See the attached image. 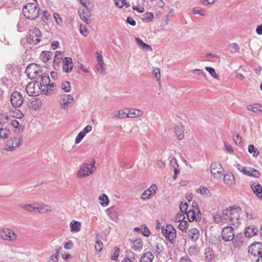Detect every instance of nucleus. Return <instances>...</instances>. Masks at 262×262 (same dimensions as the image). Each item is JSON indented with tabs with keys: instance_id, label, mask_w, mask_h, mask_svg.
<instances>
[{
	"instance_id": "f257e3e1",
	"label": "nucleus",
	"mask_w": 262,
	"mask_h": 262,
	"mask_svg": "<svg viewBox=\"0 0 262 262\" xmlns=\"http://www.w3.org/2000/svg\"><path fill=\"white\" fill-rule=\"evenodd\" d=\"M22 11L23 13L27 18L34 20L40 14V9L36 4L29 3L23 7Z\"/></svg>"
},
{
	"instance_id": "f03ea898",
	"label": "nucleus",
	"mask_w": 262,
	"mask_h": 262,
	"mask_svg": "<svg viewBox=\"0 0 262 262\" xmlns=\"http://www.w3.org/2000/svg\"><path fill=\"white\" fill-rule=\"evenodd\" d=\"M95 162L94 159L84 162L77 172V177L83 178L91 175L96 169Z\"/></svg>"
},
{
	"instance_id": "7ed1b4c3",
	"label": "nucleus",
	"mask_w": 262,
	"mask_h": 262,
	"mask_svg": "<svg viewBox=\"0 0 262 262\" xmlns=\"http://www.w3.org/2000/svg\"><path fill=\"white\" fill-rule=\"evenodd\" d=\"M163 235L169 242L171 244H174L177 237L176 230L173 227L168 224L166 227L161 228Z\"/></svg>"
},
{
	"instance_id": "20e7f679",
	"label": "nucleus",
	"mask_w": 262,
	"mask_h": 262,
	"mask_svg": "<svg viewBox=\"0 0 262 262\" xmlns=\"http://www.w3.org/2000/svg\"><path fill=\"white\" fill-rule=\"evenodd\" d=\"M41 36V34L39 29L36 27H32L29 30L27 40L30 44L36 45L40 41Z\"/></svg>"
},
{
	"instance_id": "39448f33",
	"label": "nucleus",
	"mask_w": 262,
	"mask_h": 262,
	"mask_svg": "<svg viewBox=\"0 0 262 262\" xmlns=\"http://www.w3.org/2000/svg\"><path fill=\"white\" fill-rule=\"evenodd\" d=\"M26 73L28 78L30 79H38V77L41 73L40 67L35 63L30 64L26 69Z\"/></svg>"
},
{
	"instance_id": "423d86ee",
	"label": "nucleus",
	"mask_w": 262,
	"mask_h": 262,
	"mask_svg": "<svg viewBox=\"0 0 262 262\" xmlns=\"http://www.w3.org/2000/svg\"><path fill=\"white\" fill-rule=\"evenodd\" d=\"M39 85L38 80H35V82L29 83L26 88L27 93L30 96H35L39 95V93L41 92Z\"/></svg>"
},
{
	"instance_id": "0eeeda50",
	"label": "nucleus",
	"mask_w": 262,
	"mask_h": 262,
	"mask_svg": "<svg viewBox=\"0 0 262 262\" xmlns=\"http://www.w3.org/2000/svg\"><path fill=\"white\" fill-rule=\"evenodd\" d=\"M234 229L231 226H226L222 229L221 237L226 242H230L234 239Z\"/></svg>"
},
{
	"instance_id": "6e6552de",
	"label": "nucleus",
	"mask_w": 262,
	"mask_h": 262,
	"mask_svg": "<svg viewBox=\"0 0 262 262\" xmlns=\"http://www.w3.org/2000/svg\"><path fill=\"white\" fill-rule=\"evenodd\" d=\"M231 210L230 223H229V224L237 226L241 220L239 218L241 208L239 207H231Z\"/></svg>"
},
{
	"instance_id": "1a4fd4ad",
	"label": "nucleus",
	"mask_w": 262,
	"mask_h": 262,
	"mask_svg": "<svg viewBox=\"0 0 262 262\" xmlns=\"http://www.w3.org/2000/svg\"><path fill=\"white\" fill-rule=\"evenodd\" d=\"M210 171L214 178L220 179L223 176L224 169L220 163L214 162L211 165Z\"/></svg>"
},
{
	"instance_id": "9d476101",
	"label": "nucleus",
	"mask_w": 262,
	"mask_h": 262,
	"mask_svg": "<svg viewBox=\"0 0 262 262\" xmlns=\"http://www.w3.org/2000/svg\"><path fill=\"white\" fill-rule=\"evenodd\" d=\"M10 102L13 107H18L23 104L24 98L19 92H14L11 95Z\"/></svg>"
},
{
	"instance_id": "9b49d317",
	"label": "nucleus",
	"mask_w": 262,
	"mask_h": 262,
	"mask_svg": "<svg viewBox=\"0 0 262 262\" xmlns=\"http://www.w3.org/2000/svg\"><path fill=\"white\" fill-rule=\"evenodd\" d=\"M194 204L196 205V203H193L192 207H193V209L192 210L190 209L186 213L187 219L190 222H192L194 220H200L201 219V212L199 209L198 207H195Z\"/></svg>"
},
{
	"instance_id": "f8f14e48",
	"label": "nucleus",
	"mask_w": 262,
	"mask_h": 262,
	"mask_svg": "<svg viewBox=\"0 0 262 262\" xmlns=\"http://www.w3.org/2000/svg\"><path fill=\"white\" fill-rule=\"evenodd\" d=\"M0 236L2 239L9 241H14L17 238L16 234L7 228L2 229L0 232Z\"/></svg>"
},
{
	"instance_id": "ddd939ff",
	"label": "nucleus",
	"mask_w": 262,
	"mask_h": 262,
	"mask_svg": "<svg viewBox=\"0 0 262 262\" xmlns=\"http://www.w3.org/2000/svg\"><path fill=\"white\" fill-rule=\"evenodd\" d=\"M36 80L38 81V83L40 87V91H46V89L48 88V84L50 82L49 75L46 73H41L40 76L38 77V79H36Z\"/></svg>"
},
{
	"instance_id": "4468645a",
	"label": "nucleus",
	"mask_w": 262,
	"mask_h": 262,
	"mask_svg": "<svg viewBox=\"0 0 262 262\" xmlns=\"http://www.w3.org/2000/svg\"><path fill=\"white\" fill-rule=\"evenodd\" d=\"M261 247L262 244L261 243H253L249 247L248 252L255 256H258L261 254Z\"/></svg>"
},
{
	"instance_id": "2eb2a0df",
	"label": "nucleus",
	"mask_w": 262,
	"mask_h": 262,
	"mask_svg": "<svg viewBox=\"0 0 262 262\" xmlns=\"http://www.w3.org/2000/svg\"><path fill=\"white\" fill-rule=\"evenodd\" d=\"M21 144L20 138H13L7 144V150L9 151L14 150L16 147Z\"/></svg>"
},
{
	"instance_id": "dca6fc26",
	"label": "nucleus",
	"mask_w": 262,
	"mask_h": 262,
	"mask_svg": "<svg viewBox=\"0 0 262 262\" xmlns=\"http://www.w3.org/2000/svg\"><path fill=\"white\" fill-rule=\"evenodd\" d=\"M63 71L66 73H70L74 67L73 60L70 57H65L63 61Z\"/></svg>"
},
{
	"instance_id": "f3484780",
	"label": "nucleus",
	"mask_w": 262,
	"mask_h": 262,
	"mask_svg": "<svg viewBox=\"0 0 262 262\" xmlns=\"http://www.w3.org/2000/svg\"><path fill=\"white\" fill-rule=\"evenodd\" d=\"M157 186L155 184L152 185L148 189L145 190L141 195L142 200H146L150 198V196L156 193Z\"/></svg>"
},
{
	"instance_id": "a211bd4d",
	"label": "nucleus",
	"mask_w": 262,
	"mask_h": 262,
	"mask_svg": "<svg viewBox=\"0 0 262 262\" xmlns=\"http://www.w3.org/2000/svg\"><path fill=\"white\" fill-rule=\"evenodd\" d=\"M254 194L260 200H262V186L257 182H254L251 186Z\"/></svg>"
},
{
	"instance_id": "6ab92c4d",
	"label": "nucleus",
	"mask_w": 262,
	"mask_h": 262,
	"mask_svg": "<svg viewBox=\"0 0 262 262\" xmlns=\"http://www.w3.org/2000/svg\"><path fill=\"white\" fill-rule=\"evenodd\" d=\"M200 233L196 228H193L189 230L188 232V238L191 241L195 242L200 237Z\"/></svg>"
},
{
	"instance_id": "aec40b11",
	"label": "nucleus",
	"mask_w": 262,
	"mask_h": 262,
	"mask_svg": "<svg viewBox=\"0 0 262 262\" xmlns=\"http://www.w3.org/2000/svg\"><path fill=\"white\" fill-rule=\"evenodd\" d=\"M89 9H83L82 12L79 11L78 12L80 18L86 24H90L91 22L90 19L91 14Z\"/></svg>"
},
{
	"instance_id": "412c9836",
	"label": "nucleus",
	"mask_w": 262,
	"mask_h": 262,
	"mask_svg": "<svg viewBox=\"0 0 262 262\" xmlns=\"http://www.w3.org/2000/svg\"><path fill=\"white\" fill-rule=\"evenodd\" d=\"M245 168L242 172L244 174L255 178L259 177L260 172L256 169L251 167H245Z\"/></svg>"
},
{
	"instance_id": "4be33fe9",
	"label": "nucleus",
	"mask_w": 262,
	"mask_h": 262,
	"mask_svg": "<svg viewBox=\"0 0 262 262\" xmlns=\"http://www.w3.org/2000/svg\"><path fill=\"white\" fill-rule=\"evenodd\" d=\"M36 211L38 213H47L52 211V208L50 206L44 204H38Z\"/></svg>"
},
{
	"instance_id": "5701e85b",
	"label": "nucleus",
	"mask_w": 262,
	"mask_h": 262,
	"mask_svg": "<svg viewBox=\"0 0 262 262\" xmlns=\"http://www.w3.org/2000/svg\"><path fill=\"white\" fill-rule=\"evenodd\" d=\"M37 206V203H33L31 204H21L19 206V207L29 212L36 211Z\"/></svg>"
},
{
	"instance_id": "b1692460",
	"label": "nucleus",
	"mask_w": 262,
	"mask_h": 262,
	"mask_svg": "<svg viewBox=\"0 0 262 262\" xmlns=\"http://www.w3.org/2000/svg\"><path fill=\"white\" fill-rule=\"evenodd\" d=\"M142 114V112L141 110L137 109H127V118H135L140 117Z\"/></svg>"
},
{
	"instance_id": "393cba45",
	"label": "nucleus",
	"mask_w": 262,
	"mask_h": 262,
	"mask_svg": "<svg viewBox=\"0 0 262 262\" xmlns=\"http://www.w3.org/2000/svg\"><path fill=\"white\" fill-rule=\"evenodd\" d=\"M247 109L252 112L257 113L262 112V105L258 103L249 104L247 106Z\"/></svg>"
},
{
	"instance_id": "a878e982",
	"label": "nucleus",
	"mask_w": 262,
	"mask_h": 262,
	"mask_svg": "<svg viewBox=\"0 0 262 262\" xmlns=\"http://www.w3.org/2000/svg\"><path fill=\"white\" fill-rule=\"evenodd\" d=\"M258 229L254 226H249L246 228L245 234L247 237H251L257 234Z\"/></svg>"
},
{
	"instance_id": "bb28decb",
	"label": "nucleus",
	"mask_w": 262,
	"mask_h": 262,
	"mask_svg": "<svg viewBox=\"0 0 262 262\" xmlns=\"http://www.w3.org/2000/svg\"><path fill=\"white\" fill-rule=\"evenodd\" d=\"M73 100V97L72 96L70 95H64L61 103V108L64 110L66 109L67 105L71 103Z\"/></svg>"
},
{
	"instance_id": "cd10ccee",
	"label": "nucleus",
	"mask_w": 262,
	"mask_h": 262,
	"mask_svg": "<svg viewBox=\"0 0 262 262\" xmlns=\"http://www.w3.org/2000/svg\"><path fill=\"white\" fill-rule=\"evenodd\" d=\"M134 230L138 233L141 232L146 237L148 236L150 233L149 230L145 225H142L140 227H135Z\"/></svg>"
},
{
	"instance_id": "c85d7f7f",
	"label": "nucleus",
	"mask_w": 262,
	"mask_h": 262,
	"mask_svg": "<svg viewBox=\"0 0 262 262\" xmlns=\"http://www.w3.org/2000/svg\"><path fill=\"white\" fill-rule=\"evenodd\" d=\"M127 109L114 112L112 114V118H127Z\"/></svg>"
},
{
	"instance_id": "c756f323",
	"label": "nucleus",
	"mask_w": 262,
	"mask_h": 262,
	"mask_svg": "<svg viewBox=\"0 0 262 262\" xmlns=\"http://www.w3.org/2000/svg\"><path fill=\"white\" fill-rule=\"evenodd\" d=\"M176 134L179 140H182L184 138V129L181 123H178L175 127Z\"/></svg>"
},
{
	"instance_id": "7c9ffc66",
	"label": "nucleus",
	"mask_w": 262,
	"mask_h": 262,
	"mask_svg": "<svg viewBox=\"0 0 262 262\" xmlns=\"http://www.w3.org/2000/svg\"><path fill=\"white\" fill-rule=\"evenodd\" d=\"M154 255L150 252H147L143 254L140 258L141 262H151L154 259Z\"/></svg>"
},
{
	"instance_id": "2f4dec72",
	"label": "nucleus",
	"mask_w": 262,
	"mask_h": 262,
	"mask_svg": "<svg viewBox=\"0 0 262 262\" xmlns=\"http://www.w3.org/2000/svg\"><path fill=\"white\" fill-rule=\"evenodd\" d=\"M135 41L138 45L142 49L150 51H152L151 47L150 45L144 43L141 39L136 37L135 38Z\"/></svg>"
},
{
	"instance_id": "473e14b6",
	"label": "nucleus",
	"mask_w": 262,
	"mask_h": 262,
	"mask_svg": "<svg viewBox=\"0 0 262 262\" xmlns=\"http://www.w3.org/2000/svg\"><path fill=\"white\" fill-rule=\"evenodd\" d=\"M224 181L225 184L231 185L234 183V177L233 174L231 173H227L224 176Z\"/></svg>"
},
{
	"instance_id": "72a5a7b5",
	"label": "nucleus",
	"mask_w": 262,
	"mask_h": 262,
	"mask_svg": "<svg viewBox=\"0 0 262 262\" xmlns=\"http://www.w3.org/2000/svg\"><path fill=\"white\" fill-rule=\"evenodd\" d=\"M52 55L51 52L42 51L40 55V58L43 62H47L51 58Z\"/></svg>"
},
{
	"instance_id": "f704fd0d",
	"label": "nucleus",
	"mask_w": 262,
	"mask_h": 262,
	"mask_svg": "<svg viewBox=\"0 0 262 262\" xmlns=\"http://www.w3.org/2000/svg\"><path fill=\"white\" fill-rule=\"evenodd\" d=\"M106 213L111 220L114 221H116L118 219V214L113 208H110L106 209Z\"/></svg>"
},
{
	"instance_id": "c9c22d12",
	"label": "nucleus",
	"mask_w": 262,
	"mask_h": 262,
	"mask_svg": "<svg viewBox=\"0 0 262 262\" xmlns=\"http://www.w3.org/2000/svg\"><path fill=\"white\" fill-rule=\"evenodd\" d=\"M71 232H78L81 228V223L78 221H72L70 224Z\"/></svg>"
},
{
	"instance_id": "e433bc0d",
	"label": "nucleus",
	"mask_w": 262,
	"mask_h": 262,
	"mask_svg": "<svg viewBox=\"0 0 262 262\" xmlns=\"http://www.w3.org/2000/svg\"><path fill=\"white\" fill-rule=\"evenodd\" d=\"M132 247L134 250L140 251L143 248L142 241L141 239H136L133 243Z\"/></svg>"
},
{
	"instance_id": "4c0bfd02",
	"label": "nucleus",
	"mask_w": 262,
	"mask_h": 262,
	"mask_svg": "<svg viewBox=\"0 0 262 262\" xmlns=\"http://www.w3.org/2000/svg\"><path fill=\"white\" fill-rule=\"evenodd\" d=\"M231 209V207H230L223 210L222 215L223 220L225 222L230 223Z\"/></svg>"
},
{
	"instance_id": "58836bf2",
	"label": "nucleus",
	"mask_w": 262,
	"mask_h": 262,
	"mask_svg": "<svg viewBox=\"0 0 262 262\" xmlns=\"http://www.w3.org/2000/svg\"><path fill=\"white\" fill-rule=\"evenodd\" d=\"M205 258L207 261H210L214 258L213 251L210 248H207L205 250Z\"/></svg>"
},
{
	"instance_id": "ea45409f",
	"label": "nucleus",
	"mask_w": 262,
	"mask_h": 262,
	"mask_svg": "<svg viewBox=\"0 0 262 262\" xmlns=\"http://www.w3.org/2000/svg\"><path fill=\"white\" fill-rule=\"evenodd\" d=\"M99 200L101 201L100 204L102 206L106 207L109 203L108 198L105 194L100 195L99 196Z\"/></svg>"
},
{
	"instance_id": "a19ab883",
	"label": "nucleus",
	"mask_w": 262,
	"mask_h": 262,
	"mask_svg": "<svg viewBox=\"0 0 262 262\" xmlns=\"http://www.w3.org/2000/svg\"><path fill=\"white\" fill-rule=\"evenodd\" d=\"M199 250L196 245L190 246L188 249V254L190 256H195L198 254Z\"/></svg>"
},
{
	"instance_id": "79ce46f5",
	"label": "nucleus",
	"mask_w": 262,
	"mask_h": 262,
	"mask_svg": "<svg viewBox=\"0 0 262 262\" xmlns=\"http://www.w3.org/2000/svg\"><path fill=\"white\" fill-rule=\"evenodd\" d=\"M197 192L207 196L211 195L210 192L205 186H201L198 190Z\"/></svg>"
},
{
	"instance_id": "37998d69",
	"label": "nucleus",
	"mask_w": 262,
	"mask_h": 262,
	"mask_svg": "<svg viewBox=\"0 0 262 262\" xmlns=\"http://www.w3.org/2000/svg\"><path fill=\"white\" fill-rule=\"evenodd\" d=\"M61 88L65 92H69L71 91V84L70 82L66 81L62 83Z\"/></svg>"
},
{
	"instance_id": "c03bdc74",
	"label": "nucleus",
	"mask_w": 262,
	"mask_h": 262,
	"mask_svg": "<svg viewBox=\"0 0 262 262\" xmlns=\"http://www.w3.org/2000/svg\"><path fill=\"white\" fill-rule=\"evenodd\" d=\"M243 236L241 234L234 235V239L232 241L234 246H238L239 243H242Z\"/></svg>"
},
{
	"instance_id": "a18cd8bd",
	"label": "nucleus",
	"mask_w": 262,
	"mask_h": 262,
	"mask_svg": "<svg viewBox=\"0 0 262 262\" xmlns=\"http://www.w3.org/2000/svg\"><path fill=\"white\" fill-rule=\"evenodd\" d=\"M248 151L250 154H252L253 157H256L259 155L258 149L254 147L253 145H250L248 147Z\"/></svg>"
},
{
	"instance_id": "49530a36",
	"label": "nucleus",
	"mask_w": 262,
	"mask_h": 262,
	"mask_svg": "<svg viewBox=\"0 0 262 262\" xmlns=\"http://www.w3.org/2000/svg\"><path fill=\"white\" fill-rule=\"evenodd\" d=\"M9 130L6 128L0 129V138L6 139L7 138L10 134Z\"/></svg>"
},
{
	"instance_id": "de8ad7c7",
	"label": "nucleus",
	"mask_w": 262,
	"mask_h": 262,
	"mask_svg": "<svg viewBox=\"0 0 262 262\" xmlns=\"http://www.w3.org/2000/svg\"><path fill=\"white\" fill-rule=\"evenodd\" d=\"M205 69L207 71H208L209 74L212 76L214 78L219 79V76L217 74H216L215 70L211 67H205Z\"/></svg>"
},
{
	"instance_id": "09e8293b",
	"label": "nucleus",
	"mask_w": 262,
	"mask_h": 262,
	"mask_svg": "<svg viewBox=\"0 0 262 262\" xmlns=\"http://www.w3.org/2000/svg\"><path fill=\"white\" fill-rule=\"evenodd\" d=\"M188 225L189 224L186 221H182L181 222H180V223L179 224V228L182 231H186V230L187 229Z\"/></svg>"
},
{
	"instance_id": "8fccbe9b",
	"label": "nucleus",
	"mask_w": 262,
	"mask_h": 262,
	"mask_svg": "<svg viewBox=\"0 0 262 262\" xmlns=\"http://www.w3.org/2000/svg\"><path fill=\"white\" fill-rule=\"evenodd\" d=\"M229 51L231 53H234L239 51L238 45L236 43H233L229 45Z\"/></svg>"
},
{
	"instance_id": "3c124183",
	"label": "nucleus",
	"mask_w": 262,
	"mask_h": 262,
	"mask_svg": "<svg viewBox=\"0 0 262 262\" xmlns=\"http://www.w3.org/2000/svg\"><path fill=\"white\" fill-rule=\"evenodd\" d=\"M12 116L17 119H21L24 116V114L19 110L15 109L12 112Z\"/></svg>"
},
{
	"instance_id": "603ef678",
	"label": "nucleus",
	"mask_w": 262,
	"mask_h": 262,
	"mask_svg": "<svg viewBox=\"0 0 262 262\" xmlns=\"http://www.w3.org/2000/svg\"><path fill=\"white\" fill-rule=\"evenodd\" d=\"M119 252L120 249L118 247H115L114 248V251L111 255V259L114 260H117Z\"/></svg>"
},
{
	"instance_id": "864d4df0",
	"label": "nucleus",
	"mask_w": 262,
	"mask_h": 262,
	"mask_svg": "<svg viewBox=\"0 0 262 262\" xmlns=\"http://www.w3.org/2000/svg\"><path fill=\"white\" fill-rule=\"evenodd\" d=\"M85 136V134L82 131L80 132L77 137L75 138V142L76 144H78L81 142L84 137Z\"/></svg>"
},
{
	"instance_id": "5fc2aeb1",
	"label": "nucleus",
	"mask_w": 262,
	"mask_h": 262,
	"mask_svg": "<svg viewBox=\"0 0 262 262\" xmlns=\"http://www.w3.org/2000/svg\"><path fill=\"white\" fill-rule=\"evenodd\" d=\"M187 207H188V204L187 202H185L184 204L181 203L180 204V209L181 210V213L184 214V213L186 214L187 212Z\"/></svg>"
},
{
	"instance_id": "6e6d98bb",
	"label": "nucleus",
	"mask_w": 262,
	"mask_h": 262,
	"mask_svg": "<svg viewBox=\"0 0 262 262\" xmlns=\"http://www.w3.org/2000/svg\"><path fill=\"white\" fill-rule=\"evenodd\" d=\"M61 247L58 245H56L54 247V250L53 251V252L54 253H53L52 254H53V255L54 256H56L57 258H59V253H60V250H61Z\"/></svg>"
},
{
	"instance_id": "4d7b16f0",
	"label": "nucleus",
	"mask_w": 262,
	"mask_h": 262,
	"mask_svg": "<svg viewBox=\"0 0 262 262\" xmlns=\"http://www.w3.org/2000/svg\"><path fill=\"white\" fill-rule=\"evenodd\" d=\"M55 86V84L54 83H49L48 84V88L46 89L45 94L46 95H50L51 94L52 91H53V88Z\"/></svg>"
},
{
	"instance_id": "13d9d810",
	"label": "nucleus",
	"mask_w": 262,
	"mask_h": 262,
	"mask_svg": "<svg viewBox=\"0 0 262 262\" xmlns=\"http://www.w3.org/2000/svg\"><path fill=\"white\" fill-rule=\"evenodd\" d=\"M79 3L85 8V9H89L91 3L88 0H78Z\"/></svg>"
},
{
	"instance_id": "bf43d9fd",
	"label": "nucleus",
	"mask_w": 262,
	"mask_h": 262,
	"mask_svg": "<svg viewBox=\"0 0 262 262\" xmlns=\"http://www.w3.org/2000/svg\"><path fill=\"white\" fill-rule=\"evenodd\" d=\"M152 72L155 75V77L157 79V80L158 81H160L161 79V75L159 69L158 68H154Z\"/></svg>"
},
{
	"instance_id": "052dcab7",
	"label": "nucleus",
	"mask_w": 262,
	"mask_h": 262,
	"mask_svg": "<svg viewBox=\"0 0 262 262\" xmlns=\"http://www.w3.org/2000/svg\"><path fill=\"white\" fill-rule=\"evenodd\" d=\"M103 248V243L99 241H97L96 242V245H95V249L98 252H100L101 251Z\"/></svg>"
},
{
	"instance_id": "680f3d73",
	"label": "nucleus",
	"mask_w": 262,
	"mask_h": 262,
	"mask_svg": "<svg viewBox=\"0 0 262 262\" xmlns=\"http://www.w3.org/2000/svg\"><path fill=\"white\" fill-rule=\"evenodd\" d=\"M233 140L237 145H241L242 138L238 135H234L233 136Z\"/></svg>"
},
{
	"instance_id": "e2e57ef3",
	"label": "nucleus",
	"mask_w": 262,
	"mask_h": 262,
	"mask_svg": "<svg viewBox=\"0 0 262 262\" xmlns=\"http://www.w3.org/2000/svg\"><path fill=\"white\" fill-rule=\"evenodd\" d=\"M80 33L84 36H86L88 35L89 31L85 26L81 25L80 26Z\"/></svg>"
},
{
	"instance_id": "0e129e2a",
	"label": "nucleus",
	"mask_w": 262,
	"mask_h": 262,
	"mask_svg": "<svg viewBox=\"0 0 262 262\" xmlns=\"http://www.w3.org/2000/svg\"><path fill=\"white\" fill-rule=\"evenodd\" d=\"M54 19H55L56 23L58 25H62V19H61V17H60V15H59V14L58 13H54Z\"/></svg>"
},
{
	"instance_id": "69168bd1",
	"label": "nucleus",
	"mask_w": 262,
	"mask_h": 262,
	"mask_svg": "<svg viewBox=\"0 0 262 262\" xmlns=\"http://www.w3.org/2000/svg\"><path fill=\"white\" fill-rule=\"evenodd\" d=\"M62 58V53L61 51H57L56 52V54L54 56V64H55L56 61H58L59 59Z\"/></svg>"
},
{
	"instance_id": "338daca9",
	"label": "nucleus",
	"mask_w": 262,
	"mask_h": 262,
	"mask_svg": "<svg viewBox=\"0 0 262 262\" xmlns=\"http://www.w3.org/2000/svg\"><path fill=\"white\" fill-rule=\"evenodd\" d=\"M225 148L226 150L230 154L233 152V149L231 145L227 142H224Z\"/></svg>"
},
{
	"instance_id": "774afa93",
	"label": "nucleus",
	"mask_w": 262,
	"mask_h": 262,
	"mask_svg": "<svg viewBox=\"0 0 262 262\" xmlns=\"http://www.w3.org/2000/svg\"><path fill=\"white\" fill-rule=\"evenodd\" d=\"M154 17V15L152 13L148 12L145 14L144 19L147 21H151Z\"/></svg>"
}]
</instances>
